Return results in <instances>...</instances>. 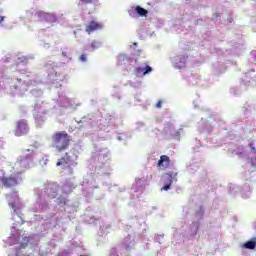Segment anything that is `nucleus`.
<instances>
[{"mask_svg": "<svg viewBox=\"0 0 256 256\" xmlns=\"http://www.w3.org/2000/svg\"><path fill=\"white\" fill-rule=\"evenodd\" d=\"M29 165H31V156L16 162L15 167H12L11 164H7L6 167L13 169V172L10 176H2L0 178L2 185H4L7 189H11V187H16V185H19V181L23 179L21 174L25 173L26 169H29Z\"/></svg>", "mask_w": 256, "mask_h": 256, "instance_id": "nucleus-1", "label": "nucleus"}, {"mask_svg": "<svg viewBox=\"0 0 256 256\" xmlns=\"http://www.w3.org/2000/svg\"><path fill=\"white\" fill-rule=\"evenodd\" d=\"M52 141L58 153H63V151L69 149L71 136L65 131L56 132L52 135Z\"/></svg>", "mask_w": 256, "mask_h": 256, "instance_id": "nucleus-2", "label": "nucleus"}, {"mask_svg": "<svg viewBox=\"0 0 256 256\" xmlns=\"http://www.w3.org/2000/svg\"><path fill=\"white\" fill-rule=\"evenodd\" d=\"M27 133H29V124L27 123V120H19L16 123L14 135H16V137H23V135H27Z\"/></svg>", "mask_w": 256, "mask_h": 256, "instance_id": "nucleus-3", "label": "nucleus"}, {"mask_svg": "<svg viewBox=\"0 0 256 256\" xmlns=\"http://www.w3.org/2000/svg\"><path fill=\"white\" fill-rule=\"evenodd\" d=\"M162 181L166 185L161 188V191H169V189H171V185L173 184V172L164 174Z\"/></svg>", "mask_w": 256, "mask_h": 256, "instance_id": "nucleus-4", "label": "nucleus"}, {"mask_svg": "<svg viewBox=\"0 0 256 256\" xmlns=\"http://www.w3.org/2000/svg\"><path fill=\"white\" fill-rule=\"evenodd\" d=\"M128 13L130 17H135V13H137V15H139L140 17H147V15H149V11H147L145 8L141 6L131 8L130 10H128Z\"/></svg>", "mask_w": 256, "mask_h": 256, "instance_id": "nucleus-5", "label": "nucleus"}, {"mask_svg": "<svg viewBox=\"0 0 256 256\" xmlns=\"http://www.w3.org/2000/svg\"><path fill=\"white\" fill-rule=\"evenodd\" d=\"M103 29V25L97 21H90L89 24L86 26V33L91 35L94 31H99Z\"/></svg>", "mask_w": 256, "mask_h": 256, "instance_id": "nucleus-6", "label": "nucleus"}, {"mask_svg": "<svg viewBox=\"0 0 256 256\" xmlns=\"http://www.w3.org/2000/svg\"><path fill=\"white\" fill-rule=\"evenodd\" d=\"M157 167H162V169H169L171 167V159L167 155L160 156Z\"/></svg>", "mask_w": 256, "mask_h": 256, "instance_id": "nucleus-7", "label": "nucleus"}, {"mask_svg": "<svg viewBox=\"0 0 256 256\" xmlns=\"http://www.w3.org/2000/svg\"><path fill=\"white\" fill-rule=\"evenodd\" d=\"M151 71H153V68H151L149 65H146L144 68L137 67L135 69V73L138 77H143L144 75H147V73H151Z\"/></svg>", "mask_w": 256, "mask_h": 256, "instance_id": "nucleus-8", "label": "nucleus"}, {"mask_svg": "<svg viewBox=\"0 0 256 256\" xmlns=\"http://www.w3.org/2000/svg\"><path fill=\"white\" fill-rule=\"evenodd\" d=\"M69 163H71V156L69 153H65V155L60 160H58L56 166L61 167V165H69Z\"/></svg>", "mask_w": 256, "mask_h": 256, "instance_id": "nucleus-9", "label": "nucleus"}, {"mask_svg": "<svg viewBox=\"0 0 256 256\" xmlns=\"http://www.w3.org/2000/svg\"><path fill=\"white\" fill-rule=\"evenodd\" d=\"M21 85H22V80L21 78H17L15 80L11 81V87L12 89H21Z\"/></svg>", "mask_w": 256, "mask_h": 256, "instance_id": "nucleus-10", "label": "nucleus"}, {"mask_svg": "<svg viewBox=\"0 0 256 256\" xmlns=\"http://www.w3.org/2000/svg\"><path fill=\"white\" fill-rule=\"evenodd\" d=\"M244 249H255L256 240H250L243 244Z\"/></svg>", "mask_w": 256, "mask_h": 256, "instance_id": "nucleus-11", "label": "nucleus"}, {"mask_svg": "<svg viewBox=\"0 0 256 256\" xmlns=\"http://www.w3.org/2000/svg\"><path fill=\"white\" fill-rule=\"evenodd\" d=\"M51 191H52L53 193L50 195V197H51V199H55V197H57V193L59 192V186H57V185L52 186V187L50 188L49 193H51Z\"/></svg>", "mask_w": 256, "mask_h": 256, "instance_id": "nucleus-12", "label": "nucleus"}, {"mask_svg": "<svg viewBox=\"0 0 256 256\" xmlns=\"http://www.w3.org/2000/svg\"><path fill=\"white\" fill-rule=\"evenodd\" d=\"M37 16L40 17V18L41 17L47 18V17H51V14L46 13L44 11H40V12H37Z\"/></svg>", "mask_w": 256, "mask_h": 256, "instance_id": "nucleus-13", "label": "nucleus"}, {"mask_svg": "<svg viewBox=\"0 0 256 256\" xmlns=\"http://www.w3.org/2000/svg\"><path fill=\"white\" fill-rule=\"evenodd\" d=\"M98 47H99V42L94 41L90 44V51H95V49H97Z\"/></svg>", "mask_w": 256, "mask_h": 256, "instance_id": "nucleus-14", "label": "nucleus"}, {"mask_svg": "<svg viewBox=\"0 0 256 256\" xmlns=\"http://www.w3.org/2000/svg\"><path fill=\"white\" fill-rule=\"evenodd\" d=\"M80 61H82L83 63H85V61H87V54H82L80 56Z\"/></svg>", "mask_w": 256, "mask_h": 256, "instance_id": "nucleus-15", "label": "nucleus"}, {"mask_svg": "<svg viewBox=\"0 0 256 256\" xmlns=\"http://www.w3.org/2000/svg\"><path fill=\"white\" fill-rule=\"evenodd\" d=\"M162 105H163V101L159 100V101L156 103L157 109H161Z\"/></svg>", "mask_w": 256, "mask_h": 256, "instance_id": "nucleus-16", "label": "nucleus"}, {"mask_svg": "<svg viewBox=\"0 0 256 256\" xmlns=\"http://www.w3.org/2000/svg\"><path fill=\"white\" fill-rule=\"evenodd\" d=\"M19 59V61H21V63H27V58L26 57H20V58H18Z\"/></svg>", "mask_w": 256, "mask_h": 256, "instance_id": "nucleus-17", "label": "nucleus"}, {"mask_svg": "<svg viewBox=\"0 0 256 256\" xmlns=\"http://www.w3.org/2000/svg\"><path fill=\"white\" fill-rule=\"evenodd\" d=\"M9 207H11V209H14V211H17L15 203H13V202L9 203Z\"/></svg>", "mask_w": 256, "mask_h": 256, "instance_id": "nucleus-18", "label": "nucleus"}, {"mask_svg": "<svg viewBox=\"0 0 256 256\" xmlns=\"http://www.w3.org/2000/svg\"><path fill=\"white\" fill-rule=\"evenodd\" d=\"M82 3H86L89 5L90 3H93V0H80Z\"/></svg>", "mask_w": 256, "mask_h": 256, "instance_id": "nucleus-19", "label": "nucleus"}, {"mask_svg": "<svg viewBox=\"0 0 256 256\" xmlns=\"http://www.w3.org/2000/svg\"><path fill=\"white\" fill-rule=\"evenodd\" d=\"M62 57H66L67 59H71L69 57V53H67V52H62Z\"/></svg>", "mask_w": 256, "mask_h": 256, "instance_id": "nucleus-20", "label": "nucleus"}, {"mask_svg": "<svg viewBox=\"0 0 256 256\" xmlns=\"http://www.w3.org/2000/svg\"><path fill=\"white\" fill-rule=\"evenodd\" d=\"M249 147L252 151H256L255 146H253V144H250Z\"/></svg>", "mask_w": 256, "mask_h": 256, "instance_id": "nucleus-21", "label": "nucleus"}, {"mask_svg": "<svg viewBox=\"0 0 256 256\" xmlns=\"http://www.w3.org/2000/svg\"><path fill=\"white\" fill-rule=\"evenodd\" d=\"M5 21V17L0 16V23H3Z\"/></svg>", "mask_w": 256, "mask_h": 256, "instance_id": "nucleus-22", "label": "nucleus"}, {"mask_svg": "<svg viewBox=\"0 0 256 256\" xmlns=\"http://www.w3.org/2000/svg\"><path fill=\"white\" fill-rule=\"evenodd\" d=\"M60 203H64V205L67 203V200L60 201Z\"/></svg>", "mask_w": 256, "mask_h": 256, "instance_id": "nucleus-23", "label": "nucleus"}]
</instances>
